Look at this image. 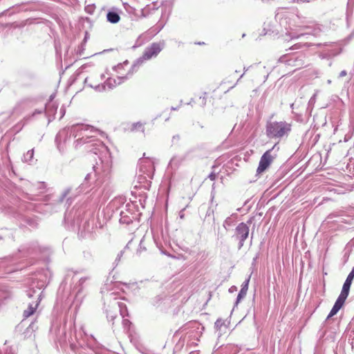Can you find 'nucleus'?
I'll return each mask as SVG.
<instances>
[{
  "label": "nucleus",
  "instance_id": "423d86ee",
  "mask_svg": "<svg viewBox=\"0 0 354 354\" xmlns=\"http://www.w3.org/2000/svg\"><path fill=\"white\" fill-rule=\"evenodd\" d=\"M344 303L345 301L337 298L329 315H328L327 319H329L335 315L337 313V312L342 308Z\"/></svg>",
  "mask_w": 354,
  "mask_h": 354
},
{
  "label": "nucleus",
  "instance_id": "ddd939ff",
  "mask_svg": "<svg viewBox=\"0 0 354 354\" xmlns=\"http://www.w3.org/2000/svg\"><path fill=\"white\" fill-rule=\"evenodd\" d=\"M202 98H203V102L205 101L207 98V93H205Z\"/></svg>",
  "mask_w": 354,
  "mask_h": 354
},
{
  "label": "nucleus",
  "instance_id": "0eeeda50",
  "mask_svg": "<svg viewBox=\"0 0 354 354\" xmlns=\"http://www.w3.org/2000/svg\"><path fill=\"white\" fill-rule=\"evenodd\" d=\"M344 303L345 301L337 298L329 315H328L327 319H329L335 315L337 313V312L342 308Z\"/></svg>",
  "mask_w": 354,
  "mask_h": 354
},
{
  "label": "nucleus",
  "instance_id": "9b49d317",
  "mask_svg": "<svg viewBox=\"0 0 354 354\" xmlns=\"http://www.w3.org/2000/svg\"><path fill=\"white\" fill-rule=\"evenodd\" d=\"M133 128L135 129L141 130L142 131H144L143 124L141 122H137V123L134 124Z\"/></svg>",
  "mask_w": 354,
  "mask_h": 354
},
{
  "label": "nucleus",
  "instance_id": "1a4fd4ad",
  "mask_svg": "<svg viewBox=\"0 0 354 354\" xmlns=\"http://www.w3.org/2000/svg\"><path fill=\"white\" fill-rule=\"evenodd\" d=\"M37 308V305L35 306H33L32 305H29L28 308L24 311L23 317L24 318H28L30 316L32 315Z\"/></svg>",
  "mask_w": 354,
  "mask_h": 354
},
{
  "label": "nucleus",
  "instance_id": "f257e3e1",
  "mask_svg": "<svg viewBox=\"0 0 354 354\" xmlns=\"http://www.w3.org/2000/svg\"><path fill=\"white\" fill-rule=\"evenodd\" d=\"M290 131V124L286 122H270L266 127V134L270 138H281Z\"/></svg>",
  "mask_w": 354,
  "mask_h": 354
},
{
  "label": "nucleus",
  "instance_id": "9d476101",
  "mask_svg": "<svg viewBox=\"0 0 354 354\" xmlns=\"http://www.w3.org/2000/svg\"><path fill=\"white\" fill-rule=\"evenodd\" d=\"M354 279V268L352 269L351 272L348 274L344 284L348 286H351V283Z\"/></svg>",
  "mask_w": 354,
  "mask_h": 354
},
{
  "label": "nucleus",
  "instance_id": "2eb2a0df",
  "mask_svg": "<svg viewBox=\"0 0 354 354\" xmlns=\"http://www.w3.org/2000/svg\"><path fill=\"white\" fill-rule=\"evenodd\" d=\"M342 75H346V72L345 71H342V73H341Z\"/></svg>",
  "mask_w": 354,
  "mask_h": 354
},
{
  "label": "nucleus",
  "instance_id": "20e7f679",
  "mask_svg": "<svg viewBox=\"0 0 354 354\" xmlns=\"http://www.w3.org/2000/svg\"><path fill=\"white\" fill-rule=\"evenodd\" d=\"M236 235L240 240L241 246L243 245V241L248 238L249 234V227L244 223H241L236 228Z\"/></svg>",
  "mask_w": 354,
  "mask_h": 354
},
{
  "label": "nucleus",
  "instance_id": "4468645a",
  "mask_svg": "<svg viewBox=\"0 0 354 354\" xmlns=\"http://www.w3.org/2000/svg\"><path fill=\"white\" fill-rule=\"evenodd\" d=\"M209 177H210V178H211L212 180H214V175H211Z\"/></svg>",
  "mask_w": 354,
  "mask_h": 354
},
{
  "label": "nucleus",
  "instance_id": "39448f33",
  "mask_svg": "<svg viewBox=\"0 0 354 354\" xmlns=\"http://www.w3.org/2000/svg\"><path fill=\"white\" fill-rule=\"evenodd\" d=\"M122 11L117 9L113 8L111 10L109 11L106 14V19L111 24H117L120 20V14Z\"/></svg>",
  "mask_w": 354,
  "mask_h": 354
},
{
  "label": "nucleus",
  "instance_id": "f8f14e48",
  "mask_svg": "<svg viewBox=\"0 0 354 354\" xmlns=\"http://www.w3.org/2000/svg\"><path fill=\"white\" fill-rule=\"evenodd\" d=\"M243 294H245V292L244 291V288H243L238 295V298H241V295Z\"/></svg>",
  "mask_w": 354,
  "mask_h": 354
},
{
  "label": "nucleus",
  "instance_id": "f03ea898",
  "mask_svg": "<svg viewBox=\"0 0 354 354\" xmlns=\"http://www.w3.org/2000/svg\"><path fill=\"white\" fill-rule=\"evenodd\" d=\"M271 150L266 151L261 156L259 166L257 169V174H261L264 172L272 162L274 158L271 155Z\"/></svg>",
  "mask_w": 354,
  "mask_h": 354
},
{
  "label": "nucleus",
  "instance_id": "7ed1b4c3",
  "mask_svg": "<svg viewBox=\"0 0 354 354\" xmlns=\"http://www.w3.org/2000/svg\"><path fill=\"white\" fill-rule=\"evenodd\" d=\"M160 51L161 48L160 45L153 43L145 50L142 56V59L143 60H149L153 57H156Z\"/></svg>",
  "mask_w": 354,
  "mask_h": 354
},
{
  "label": "nucleus",
  "instance_id": "6e6552de",
  "mask_svg": "<svg viewBox=\"0 0 354 354\" xmlns=\"http://www.w3.org/2000/svg\"><path fill=\"white\" fill-rule=\"evenodd\" d=\"M350 288H351L350 286H348V285H346L344 283L342 290L341 293H340L339 296L338 297V298L340 299L341 300L345 301L346 298L348 296Z\"/></svg>",
  "mask_w": 354,
  "mask_h": 354
}]
</instances>
